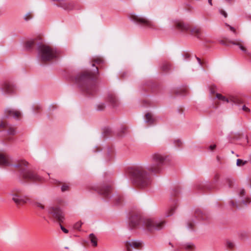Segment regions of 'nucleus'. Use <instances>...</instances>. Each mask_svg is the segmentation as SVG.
Masks as SVG:
<instances>
[{
  "instance_id": "nucleus-7",
  "label": "nucleus",
  "mask_w": 251,
  "mask_h": 251,
  "mask_svg": "<svg viewBox=\"0 0 251 251\" xmlns=\"http://www.w3.org/2000/svg\"><path fill=\"white\" fill-rule=\"evenodd\" d=\"M48 211L57 222L60 223L63 222L64 214L58 206H50L48 208Z\"/></svg>"
},
{
  "instance_id": "nucleus-31",
  "label": "nucleus",
  "mask_w": 251,
  "mask_h": 251,
  "mask_svg": "<svg viewBox=\"0 0 251 251\" xmlns=\"http://www.w3.org/2000/svg\"><path fill=\"white\" fill-rule=\"evenodd\" d=\"M82 224V223H81V222L79 221V222L76 223L74 225V227L75 229L79 230L80 227H81V226Z\"/></svg>"
},
{
  "instance_id": "nucleus-15",
  "label": "nucleus",
  "mask_w": 251,
  "mask_h": 251,
  "mask_svg": "<svg viewBox=\"0 0 251 251\" xmlns=\"http://www.w3.org/2000/svg\"><path fill=\"white\" fill-rule=\"evenodd\" d=\"M216 97L218 99L221 100L223 101H226V102L231 101L233 104H238L241 102V100L237 98H231L230 100H228L225 97L223 96L222 95L219 94H217L216 95Z\"/></svg>"
},
{
  "instance_id": "nucleus-51",
  "label": "nucleus",
  "mask_w": 251,
  "mask_h": 251,
  "mask_svg": "<svg viewBox=\"0 0 251 251\" xmlns=\"http://www.w3.org/2000/svg\"><path fill=\"white\" fill-rule=\"evenodd\" d=\"M1 14V12L0 11V15Z\"/></svg>"
},
{
  "instance_id": "nucleus-38",
  "label": "nucleus",
  "mask_w": 251,
  "mask_h": 251,
  "mask_svg": "<svg viewBox=\"0 0 251 251\" xmlns=\"http://www.w3.org/2000/svg\"><path fill=\"white\" fill-rule=\"evenodd\" d=\"M226 25L229 27V29L232 31L234 33L236 34V30H235V29L234 28V27L231 26H230L229 25H227V24H226Z\"/></svg>"
},
{
  "instance_id": "nucleus-45",
  "label": "nucleus",
  "mask_w": 251,
  "mask_h": 251,
  "mask_svg": "<svg viewBox=\"0 0 251 251\" xmlns=\"http://www.w3.org/2000/svg\"><path fill=\"white\" fill-rule=\"evenodd\" d=\"M172 214H173V212H171V213H170V214H167L166 216L169 217V216H171Z\"/></svg>"
},
{
  "instance_id": "nucleus-22",
  "label": "nucleus",
  "mask_w": 251,
  "mask_h": 251,
  "mask_svg": "<svg viewBox=\"0 0 251 251\" xmlns=\"http://www.w3.org/2000/svg\"><path fill=\"white\" fill-rule=\"evenodd\" d=\"M183 248L187 251H192L195 249V246L192 243H188L184 244Z\"/></svg>"
},
{
  "instance_id": "nucleus-4",
  "label": "nucleus",
  "mask_w": 251,
  "mask_h": 251,
  "mask_svg": "<svg viewBox=\"0 0 251 251\" xmlns=\"http://www.w3.org/2000/svg\"><path fill=\"white\" fill-rule=\"evenodd\" d=\"M38 57L44 62L48 61L56 58L58 51L45 44H38Z\"/></svg>"
},
{
  "instance_id": "nucleus-6",
  "label": "nucleus",
  "mask_w": 251,
  "mask_h": 251,
  "mask_svg": "<svg viewBox=\"0 0 251 251\" xmlns=\"http://www.w3.org/2000/svg\"><path fill=\"white\" fill-rule=\"evenodd\" d=\"M129 18L130 20L141 24L146 27L151 29L156 28V25L154 22L143 16L131 13L129 15Z\"/></svg>"
},
{
  "instance_id": "nucleus-3",
  "label": "nucleus",
  "mask_w": 251,
  "mask_h": 251,
  "mask_svg": "<svg viewBox=\"0 0 251 251\" xmlns=\"http://www.w3.org/2000/svg\"><path fill=\"white\" fill-rule=\"evenodd\" d=\"M140 224L142 225L141 227L150 232H152L154 230H160L163 228L165 225V222L163 221L156 219L146 218L140 220L136 218L135 220L133 219L131 220L129 226L131 228H140Z\"/></svg>"
},
{
  "instance_id": "nucleus-40",
  "label": "nucleus",
  "mask_w": 251,
  "mask_h": 251,
  "mask_svg": "<svg viewBox=\"0 0 251 251\" xmlns=\"http://www.w3.org/2000/svg\"><path fill=\"white\" fill-rule=\"evenodd\" d=\"M220 13H221V14L222 15H223L225 17H226H226H227V14H226V13L225 11H223V10H220Z\"/></svg>"
},
{
  "instance_id": "nucleus-49",
  "label": "nucleus",
  "mask_w": 251,
  "mask_h": 251,
  "mask_svg": "<svg viewBox=\"0 0 251 251\" xmlns=\"http://www.w3.org/2000/svg\"><path fill=\"white\" fill-rule=\"evenodd\" d=\"M226 0V1H229H229H230L231 0Z\"/></svg>"
},
{
  "instance_id": "nucleus-33",
  "label": "nucleus",
  "mask_w": 251,
  "mask_h": 251,
  "mask_svg": "<svg viewBox=\"0 0 251 251\" xmlns=\"http://www.w3.org/2000/svg\"><path fill=\"white\" fill-rule=\"evenodd\" d=\"M7 132L8 134L11 135H14L16 133V130L13 127H10Z\"/></svg>"
},
{
  "instance_id": "nucleus-30",
  "label": "nucleus",
  "mask_w": 251,
  "mask_h": 251,
  "mask_svg": "<svg viewBox=\"0 0 251 251\" xmlns=\"http://www.w3.org/2000/svg\"><path fill=\"white\" fill-rule=\"evenodd\" d=\"M32 18V14L30 12H28V13H26L24 16V19L26 21H27L31 19Z\"/></svg>"
},
{
  "instance_id": "nucleus-23",
  "label": "nucleus",
  "mask_w": 251,
  "mask_h": 251,
  "mask_svg": "<svg viewBox=\"0 0 251 251\" xmlns=\"http://www.w3.org/2000/svg\"><path fill=\"white\" fill-rule=\"evenodd\" d=\"M122 200V198L120 195H116L113 197V201L115 204H119Z\"/></svg>"
},
{
  "instance_id": "nucleus-13",
  "label": "nucleus",
  "mask_w": 251,
  "mask_h": 251,
  "mask_svg": "<svg viewBox=\"0 0 251 251\" xmlns=\"http://www.w3.org/2000/svg\"><path fill=\"white\" fill-rule=\"evenodd\" d=\"M56 5L67 10H70L74 8V4L67 0H58Z\"/></svg>"
},
{
  "instance_id": "nucleus-17",
  "label": "nucleus",
  "mask_w": 251,
  "mask_h": 251,
  "mask_svg": "<svg viewBox=\"0 0 251 251\" xmlns=\"http://www.w3.org/2000/svg\"><path fill=\"white\" fill-rule=\"evenodd\" d=\"M239 195L241 198H243L242 200V202L244 204L247 205V203L251 202V197L250 198L249 197H247L245 198L246 196V192L244 189H240L239 191Z\"/></svg>"
},
{
  "instance_id": "nucleus-5",
  "label": "nucleus",
  "mask_w": 251,
  "mask_h": 251,
  "mask_svg": "<svg viewBox=\"0 0 251 251\" xmlns=\"http://www.w3.org/2000/svg\"><path fill=\"white\" fill-rule=\"evenodd\" d=\"M98 73V68L96 67L94 73L92 74L90 72H85L82 74L78 75L75 78V82L79 87H81L84 91H88L92 87L90 84L94 78L95 73Z\"/></svg>"
},
{
  "instance_id": "nucleus-32",
  "label": "nucleus",
  "mask_w": 251,
  "mask_h": 251,
  "mask_svg": "<svg viewBox=\"0 0 251 251\" xmlns=\"http://www.w3.org/2000/svg\"><path fill=\"white\" fill-rule=\"evenodd\" d=\"M105 107V104L103 103H100L97 104V109L98 110H101Z\"/></svg>"
},
{
  "instance_id": "nucleus-26",
  "label": "nucleus",
  "mask_w": 251,
  "mask_h": 251,
  "mask_svg": "<svg viewBox=\"0 0 251 251\" xmlns=\"http://www.w3.org/2000/svg\"><path fill=\"white\" fill-rule=\"evenodd\" d=\"M171 68V66L169 63L165 62L163 63L162 66V69L164 71H167Z\"/></svg>"
},
{
  "instance_id": "nucleus-48",
  "label": "nucleus",
  "mask_w": 251,
  "mask_h": 251,
  "mask_svg": "<svg viewBox=\"0 0 251 251\" xmlns=\"http://www.w3.org/2000/svg\"><path fill=\"white\" fill-rule=\"evenodd\" d=\"M100 61L98 60L97 61V63H100Z\"/></svg>"
},
{
  "instance_id": "nucleus-25",
  "label": "nucleus",
  "mask_w": 251,
  "mask_h": 251,
  "mask_svg": "<svg viewBox=\"0 0 251 251\" xmlns=\"http://www.w3.org/2000/svg\"><path fill=\"white\" fill-rule=\"evenodd\" d=\"M108 100L113 105L116 104L117 100L113 95H110L108 97Z\"/></svg>"
},
{
  "instance_id": "nucleus-9",
  "label": "nucleus",
  "mask_w": 251,
  "mask_h": 251,
  "mask_svg": "<svg viewBox=\"0 0 251 251\" xmlns=\"http://www.w3.org/2000/svg\"><path fill=\"white\" fill-rule=\"evenodd\" d=\"M127 251H131V249H139L143 246V242L140 240H129L124 242Z\"/></svg>"
},
{
  "instance_id": "nucleus-19",
  "label": "nucleus",
  "mask_w": 251,
  "mask_h": 251,
  "mask_svg": "<svg viewBox=\"0 0 251 251\" xmlns=\"http://www.w3.org/2000/svg\"><path fill=\"white\" fill-rule=\"evenodd\" d=\"M192 34L196 36L197 38L199 39H201L202 37V35L201 33V30L200 28L197 27L193 28L191 29Z\"/></svg>"
},
{
  "instance_id": "nucleus-41",
  "label": "nucleus",
  "mask_w": 251,
  "mask_h": 251,
  "mask_svg": "<svg viewBox=\"0 0 251 251\" xmlns=\"http://www.w3.org/2000/svg\"><path fill=\"white\" fill-rule=\"evenodd\" d=\"M216 145L214 144V145H211L209 146V149L211 151H213V150H214L216 148Z\"/></svg>"
},
{
  "instance_id": "nucleus-28",
  "label": "nucleus",
  "mask_w": 251,
  "mask_h": 251,
  "mask_svg": "<svg viewBox=\"0 0 251 251\" xmlns=\"http://www.w3.org/2000/svg\"><path fill=\"white\" fill-rule=\"evenodd\" d=\"M32 204L33 205H35L36 207H39L41 209H44V208H45L44 205L40 202L33 201V202H32Z\"/></svg>"
},
{
  "instance_id": "nucleus-24",
  "label": "nucleus",
  "mask_w": 251,
  "mask_h": 251,
  "mask_svg": "<svg viewBox=\"0 0 251 251\" xmlns=\"http://www.w3.org/2000/svg\"><path fill=\"white\" fill-rule=\"evenodd\" d=\"M34 41L32 39L28 40L25 43V48L27 50L30 49L34 45Z\"/></svg>"
},
{
  "instance_id": "nucleus-11",
  "label": "nucleus",
  "mask_w": 251,
  "mask_h": 251,
  "mask_svg": "<svg viewBox=\"0 0 251 251\" xmlns=\"http://www.w3.org/2000/svg\"><path fill=\"white\" fill-rule=\"evenodd\" d=\"M230 43L234 45L238 46L243 52L247 54L249 59L251 61V52L248 51L245 47L244 42L243 40L238 39L232 41Z\"/></svg>"
},
{
  "instance_id": "nucleus-12",
  "label": "nucleus",
  "mask_w": 251,
  "mask_h": 251,
  "mask_svg": "<svg viewBox=\"0 0 251 251\" xmlns=\"http://www.w3.org/2000/svg\"><path fill=\"white\" fill-rule=\"evenodd\" d=\"M17 89L15 84L10 82H5L2 87L4 93L6 94H12L15 93Z\"/></svg>"
},
{
  "instance_id": "nucleus-14",
  "label": "nucleus",
  "mask_w": 251,
  "mask_h": 251,
  "mask_svg": "<svg viewBox=\"0 0 251 251\" xmlns=\"http://www.w3.org/2000/svg\"><path fill=\"white\" fill-rule=\"evenodd\" d=\"M5 118L9 117H12L15 119H17L20 117L22 114L20 111L13 109H6L5 111Z\"/></svg>"
},
{
  "instance_id": "nucleus-46",
  "label": "nucleus",
  "mask_w": 251,
  "mask_h": 251,
  "mask_svg": "<svg viewBox=\"0 0 251 251\" xmlns=\"http://www.w3.org/2000/svg\"><path fill=\"white\" fill-rule=\"evenodd\" d=\"M231 203L232 205H233V206H235V203H234L233 202H231Z\"/></svg>"
},
{
  "instance_id": "nucleus-1",
  "label": "nucleus",
  "mask_w": 251,
  "mask_h": 251,
  "mask_svg": "<svg viewBox=\"0 0 251 251\" xmlns=\"http://www.w3.org/2000/svg\"><path fill=\"white\" fill-rule=\"evenodd\" d=\"M166 159L167 156L160 152L151 154L150 156L151 164L135 167L132 173L134 183L142 188L150 186L152 180L149 173L154 175L161 173Z\"/></svg>"
},
{
  "instance_id": "nucleus-37",
  "label": "nucleus",
  "mask_w": 251,
  "mask_h": 251,
  "mask_svg": "<svg viewBox=\"0 0 251 251\" xmlns=\"http://www.w3.org/2000/svg\"><path fill=\"white\" fill-rule=\"evenodd\" d=\"M69 189V186L67 185H63L61 187V191L65 192Z\"/></svg>"
},
{
  "instance_id": "nucleus-36",
  "label": "nucleus",
  "mask_w": 251,
  "mask_h": 251,
  "mask_svg": "<svg viewBox=\"0 0 251 251\" xmlns=\"http://www.w3.org/2000/svg\"><path fill=\"white\" fill-rule=\"evenodd\" d=\"M242 109L244 111L247 112V113H249L250 112V108L245 105H244L242 106Z\"/></svg>"
},
{
  "instance_id": "nucleus-2",
  "label": "nucleus",
  "mask_w": 251,
  "mask_h": 251,
  "mask_svg": "<svg viewBox=\"0 0 251 251\" xmlns=\"http://www.w3.org/2000/svg\"><path fill=\"white\" fill-rule=\"evenodd\" d=\"M0 165L4 166L12 165L10 157L7 154H0ZM27 165L28 163L26 161L21 160L12 166L20 169L22 171V175L24 178L31 180H40L41 178L37 174L30 171H26Z\"/></svg>"
},
{
  "instance_id": "nucleus-39",
  "label": "nucleus",
  "mask_w": 251,
  "mask_h": 251,
  "mask_svg": "<svg viewBox=\"0 0 251 251\" xmlns=\"http://www.w3.org/2000/svg\"><path fill=\"white\" fill-rule=\"evenodd\" d=\"M60 228L61 229V230L65 233H68L69 231L68 229H66L64 227H63L61 224H60Z\"/></svg>"
},
{
  "instance_id": "nucleus-27",
  "label": "nucleus",
  "mask_w": 251,
  "mask_h": 251,
  "mask_svg": "<svg viewBox=\"0 0 251 251\" xmlns=\"http://www.w3.org/2000/svg\"><path fill=\"white\" fill-rule=\"evenodd\" d=\"M247 163V161H244L241 159H238L237 160L236 165L237 166L241 167L243 166Z\"/></svg>"
},
{
  "instance_id": "nucleus-18",
  "label": "nucleus",
  "mask_w": 251,
  "mask_h": 251,
  "mask_svg": "<svg viewBox=\"0 0 251 251\" xmlns=\"http://www.w3.org/2000/svg\"><path fill=\"white\" fill-rule=\"evenodd\" d=\"M176 28L182 31H187L189 29V25L188 24H184L181 22H177L176 25Z\"/></svg>"
},
{
  "instance_id": "nucleus-50",
  "label": "nucleus",
  "mask_w": 251,
  "mask_h": 251,
  "mask_svg": "<svg viewBox=\"0 0 251 251\" xmlns=\"http://www.w3.org/2000/svg\"><path fill=\"white\" fill-rule=\"evenodd\" d=\"M65 249H68V248L67 247H65Z\"/></svg>"
},
{
  "instance_id": "nucleus-34",
  "label": "nucleus",
  "mask_w": 251,
  "mask_h": 251,
  "mask_svg": "<svg viewBox=\"0 0 251 251\" xmlns=\"http://www.w3.org/2000/svg\"><path fill=\"white\" fill-rule=\"evenodd\" d=\"M174 143L176 147H181L182 145V143L181 140H177L174 142Z\"/></svg>"
},
{
  "instance_id": "nucleus-43",
  "label": "nucleus",
  "mask_w": 251,
  "mask_h": 251,
  "mask_svg": "<svg viewBox=\"0 0 251 251\" xmlns=\"http://www.w3.org/2000/svg\"><path fill=\"white\" fill-rule=\"evenodd\" d=\"M196 58H197V60L198 61V63H199V64L201 65V59L199 58H198V57H197Z\"/></svg>"
},
{
  "instance_id": "nucleus-8",
  "label": "nucleus",
  "mask_w": 251,
  "mask_h": 251,
  "mask_svg": "<svg viewBox=\"0 0 251 251\" xmlns=\"http://www.w3.org/2000/svg\"><path fill=\"white\" fill-rule=\"evenodd\" d=\"M21 191L19 189L15 190L13 191L11 193L10 195L12 197V200L17 204H22L25 203L27 202H30V199L26 196L21 195Z\"/></svg>"
},
{
  "instance_id": "nucleus-47",
  "label": "nucleus",
  "mask_w": 251,
  "mask_h": 251,
  "mask_svg": "<svg viewBox=\"0 0 251 251\" xmlns=\"http://www.w3.org/2000/svg\"><path fill=\"white\" fill-rule=\"evenodd\" d=\"M171 211L174 210V208H171V210H170Z\"/></svg>"
},
{
  "instance_id": "nucleus-21",
  "label": "nucleus",
  "mask_w": 251,
  "mask_h": 251,
  "mask_svg": "<svg viewBox=\"0 0 251 251\" xmlns=\"http://www.w3.org/2000/svg\"><path fill=\"white\" fill-rule=\"evenodd\" d=\"M110 191V188L109 187H104L99 191V193L104 196L107 197Z\"/></svg>"
},
{
  "instance_id": "nucleus-20",
  "label": "nucleus",
  "mask_w": 251,
  "mask_h": 251,
  "mask_svg": "<svg viewBox=\"0 0 251 251\" xmlns=\"http://www.w3.org/2000/svg\"><path fill=\"white\" fill-rule=\"evenodd\" d=\"M89 238L92 246L94 247H97L98 245V239L97 237L93 233H91L89 236Z\"/></svg>"
},
{
  "instance_id": "nucleus-35",
  "label": "nucleus",
  "mask_w": 251,
  "mask_h": 251,
  "mask_svg": "<svg viewBox=\"0 0 251 251\" xmlns=\"http://www.w3.org/2000/svg\"><path fill=\"white\" fill-rule=\"evenodd\" d=\"M226 246L228 248L232 249L234 247V244L233 242L231 241H227L226 242Z\"/></svg>"
},
{
  "instance_id": "nucleus-16",
  "label": "nucleus",
  "mask_w": 251,
  "mask_h": 251,
  "mask_svg": "<svg viewBox=\"0 0 251 251\" xmlns=\"http://www.w3.org/2000/svg\"><path fill=\"white\" fill-rule=\"evenodd\" d=\"M144 121L149 125H151L156 122L157 119L151 113H147L145 114Z\"/></svg>"
},
{
  "instance_id": "nucleus-42",
  "label": "nucleus",
  "mask_w": 251,
  "mask_h": 251,
  "mask_svg": "<svg viewBox=\"0 0 251 251\" xmlns=\"http://www.w3.org/2000/svg\"><path fill=\"white\" fill-rule=\"evenodd\" d=\"M0 126L2 127H5L6 126V124L4 122H1L0 124Z\"/></svg>"
},
{
  "instance_id": "nucleus-29",
  "label": "nucleus",
  "mask_w": 251,
  "mask_h": 251,
  "mask_svg": "<svg viewBox=\"0 0 251 251\" xmlns=\"http://www.w3.org/2000/svg\"><path fill=\"white\" fill-rule=\"evenodd\" d=\"M226 181L229 187H231L234 182V179L229 178H226Z\"/></svg>"
},
{
  "instance_id": "nucleus-44",
  "label": "nucleus",
  "mask_w": 251,
  "mask_h": 251,
  "mask_svg": "<svg viewBox=\"0 0 251 251\" xmlns=\"http://www.w3.org/2000/svg\"><path fill=\"white\" fill-rule=\"evenodd\" d=\"M212 0H208V3H209L211 6H212Z\"/></svg>"
},
{
  "instance_id": "nucleus-10",
  "label": "nucleus",
  "mask_w": 251,
  "mask_h": 251,
  "mask_svg": "<svg viewBox=\"0 0 251 251\" xmlns=\"http://www.w3.org/2000/svg\"><path fill=\"white\" fill-rule=\"evenodd\" d=\"M206 217L205 214L199 209L196 210L195 212L194 217L189 221L187 223V227L188 228H192L194 226V223L199 220H205Z\"/></svg>"
}]
</instances>
